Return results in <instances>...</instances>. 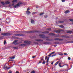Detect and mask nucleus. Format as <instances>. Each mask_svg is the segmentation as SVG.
<instances>
[{"label":"nucleus","instance_id":"nucleus-1","mask_svg":"<svg viewBox=\"0 0 73 73\" xmlns=\"http://www.w3.org/2000/svg\"><path fill=\"white\" fill-rule=\"evenodd\" d=\"M24 42V44L19 45V46H25L27 45V44H30V41H25Z\"/></svg>","mask_w":73,"mask_h":73},{"label":"nucleus","instance_id":"nucleus-2","mask_svg":"<svg viewBox=\"0 0 73 73\" xmlns=\"http://www.w3.org/2000/svg\"><path fill=\"white\" fill-rule=\"evenodd\" d=\"M1 35H3V36H10V35H11V34L8 33H3L1 34Z\"/></svg>","mask_w":73,"mask_h":73},{"label":"nucleus","instance_id":"nucleus-3","mask_svg":"<svg viewBox=\"0 0 73 73\" xmlns=\"http://www.w3.org/2000/svg\"><path fill=\"white\" fill-rule=\"evenodd\" d=\"M22 4L23 3L19 2L17 5H15L14 6V8H16L17 7H19V6H20V5H21V4Z\"/></svg>","mask_w":73,"mask_h":73},{"label":"nucleus","instance_id":"nucleus-4","mask_svg":"<svg viewBox=\"0 0 73 73\" xmlns=\"http://www.w3.org/2000/svg\"><path fill=\"white\" fill-rule=\"evenodd\" d=\"M17 41H18L17 40H15L13 42V44H14V45H17V44H18Z\"/></svg>","mask_w":73,"mask_h":73},{"label":"nucleus","instance_id":"nucleus-5","mask_svg":"<svg viewBox=\"0 0 73 73\" xmlns=\"http://www.w3.org/2000/svg\"><path fill=\"white\" fill-rule=\"evenodd\" d=\"M15 36H24V34H16L15 35Z\"/></svg>","mask_w":73,"mask_h":73},{"label":"nucleus","instance_id":"nucleus-6","mask_svg":"<svg viewBox=\"0 0 73 73\" xmlns=\"http://www.w3.org/2000/svg\"><path fill=\"white\" fill-rule=\"evenodd\" d=\"M39 36H40V37L42 38H45L46 37L45 36V35H39Z\"/></svg>","mask_w":73,"mask_h":73},{"label":"nucleus","instance_id":"nucleus-7","mask_svg":"<svg viewBox=\"0 0 73 73\" xmlns=\"http://www.w3.org/2000/svg\"><path fill=\"white\" fill-rule=\"evenodd\" d=\"M11 68V67H8L7 66H4V69H5V70H6V69H10Z\"/></svg>","mask_w":73,"mask_h":73},{"label":"nucleus","instance_id":"nucleus-8","mask_svg":"<svg viewBox=\"0 0 73 73\" xmlns=\"http://www.w3.org/2000/svg\"><path fill=\"white\" fill-rule=\"evenodd\" d=\"M54 40H58V41H63V40H64L62 39H60L58 38H55Z\"/></svg>","mask_w":73,"mask_h":73},{"label":"nucleus","instance_id":"nucleus-9","mask_svg":"<svg viewBox=\"0 0 73 73\" xmlns=\"http://www.w3.org/2000/svg\"><path fill=\"white\" fill-rule=\"evenodd\" d=\"M35 31H27V33H34V32H36Z\"/></svg>","mask_w":73,"mask_h":73},{"label":"nucleus","instance_id":"nucleus-10","mask_svg":"<svg viewBox=\"0 0 73 73\" xmlns=\"http://www.w3.org/2000/svg\"><path fill=\"white\" fill-rule=\"evenodd\" d=\"M35 41H37L38 42H39L40 41H43V40H41V39H35Z\"/></svg>","mask_w":73,"mask_h":73},{"label":"nucleus","instance_id":"nucleus-11","mask_svg":"<svg viewBox=\"0 0 73 73\" xmlns=\"http://www.w3.org/2000/svg\"><path fill=\"white\" fill-rule=\"evenodd\" d=\"M49 32L48 31H44V32H42L41 33L45 34V33H49Z\"/></svg>","mask_w":73,"mask_h":73},{"label":"nucleus","instance_id":"nucleus-12","mask_svg":"<svg viewBox=\"0 0 73 73\" xmlns=\"http://www.w3.org/2000/svg\"><path fill=\"white\" fill-rule=\"evenodd\" d=\"M56 33H61V31H60V30H56Z\"/></svg>","mask_w":73,"mask_h":73},{"label":"nucleus","instance_id":"nucleus-13","mask_svg":"<svg viewBox=\"0 0 73 73\" xmlns=\"http://www.w3.org/2000/svg\"><path fill=\"white\" fill-rule=\"evenodd\" d=\"M62 37H65V38H68L69 37L68 36L63 35L62 36Z\"/></svg>","mask_w":73,"mask_h":73},{"label":"nucleus","instance_id":"nucleus-14","mask_svg":"<svg viewBox=\"0 0 73 73\" xmlns=\"http://www.w3.org/2000/svg\"><path fill=\"white\" fill-rule=\"evenodd\" d=\"M72 32H73V31H67V33H72Z\"/></svg>","mask_w":73,"mask_h":73},{"label":"nucleus","instance_id":"nucleus-15","mask_svg":"<svg viewBox=\"0 0 73 73\" xmlns=\"http://www.w3.org/2000/svg\"><path fill=\"white\" fill-rule=\"evenodd\" d=\"M31 22L32 24H34V23H35V22H34V20L33 19L31 20Z\"/></svg>","mask_w":73,"mask_h":73},{"label":"nucleus","instance_id":"nucleus-16","mask_svg":"<svg viewBox=\"0 0 73 73\" xmlns=\"http://www.w3.org/2000/svg\"><path fill=\"white\" fill-rule=\"evenodd\" d=\"M15 58V56H11V57H10L9 58L10 59H14Z\"/></svg>","mask_w":73,"mask_h":73},{"label":"nucleus","instance_id":"nucleus-17","mask_svg":"<svg viewBox=\"0 0 73 73\" xmlns=\"http://www.w3.org/2000/svg\"><path fill=\"white\" fill-rule=\"evenodd\" d=\"M70 11H69V10H67L65 12V13H69V12Z\"/></svg>","mask_w":73,"mask_h":73},{"label":"nucleus","instance_id":"nucleus-18","mask_svg":"<svg viewBox=\"0 0 73 73\" xmlns=\"http://www.w3.org/2000/svg\"><path fill=\"white\" fill-rule=\"evenodd\" d=\"M59 62H60V61H57V62H56L55 63V64L54 65H55V66L57 65V64H58V63Z\"/></svg>","mask_w":73,"mask_h":73},{"label":"nucleus","instance_id":"nucleus-19","mask_svg":"<svg viewBox=\"0 0 73 73\" xmlns=\"http://www.w3.org/2000/svg\"><path fill=\"white\" fill-rule=\"evenodd\" d=\"M46 40H47V41H52L53 40H52L51 39H48V38H47L46 39Z\"/></svg>","mask_w":73,"mask_h":73},{"label":"nucleus","instance_id":"nucleus-20","mask_svg":"<svg viewBox=\"0 0 73 73\" xmlns=\"http://www.w3.org/2000/svg\"><path fill=\"white\" fill-rule=\"evenodd\" d=\"M49 36H54V35H54V34L53 33H52L49 34Z\"/></svg>","mask_w":73,"mask_h":73},{"label":"nucleus","instance_id":"nucleus-21","mask_svg":"<svg viewBox=\"0 0 73 73\" xmlns=\"http://www.w3.org/2000/svg\"><path fill=\"white\" fill-rule=\"evenodd\" d=\"M58 65H59V66H60V68L63 67V66H61V63H59L58 64Z\"/></svg>","mask_w":73,"mask_h":73},{"label":"nucleus","instance_id":"nucleus-22","mask_svg":"<svg viewBox=\"0 0 73 73\" xmlns=\"http://www.w3.org/2000/svg\"><path fill=\"white\" fill-rule=\"evenodd\" d=\"M59 27H60V28H64V26L62 25L59 26Z\"/></svg>","mask_w":73,"mask_h":73},{"label":"nucleus","instance_id":"nucleus-23","mask_svg":"<svg viewBox=\"0 0 73 73\" xmlns=\"http://www.w3.org/2000/svg\"><path fill=\"white\" fill-rule=\"evenodd\" d=\"M58 23H64V21H58Z\"/></svg>","mask_w":73,"mask_h":73},{"label":"nucleus","instance_id":"nucleus-24","mask_svg":"<svg viewBox=\"0 0 73 73\" xmlns=\"http://www.w3.org/2000/svg\"><path fill=\"white\" fill-rule=\"evenodd\" d=\"M57 54H58L59 55H60V56H63V55H64V54L62 53Z\"/></svg>","mask_w":73,"mask_h":73},{"label":"nucleus","instance_id":"nucleus-25","mask_svg":"<svg viewBox=\"0 0 73 73\" xmlns=\"http://www.w3.org/2000/svg\"><path fill=\"white\" fill-rule=\"evenodd\" d=\"M5 4H9V3H10V2H9V1H7L5 2Z\"/></svg>","mask_w":73,"mask_h":73},{"label":"nucleus","instance_id":"nucleus-26","mask_svg":"<svg viewBox=\"0 0 73 73\" xmlns=\"http://www.w3.org/2000/svg\"><path fill=\"white\" fill-rule=\"evenodd\" d=\"M49 58H48L47 60V61H46V63H48L49 61Z\"/></svg>","mask_w":73,"mask_h":73},{"label":"nucleus","instance_id":"nucleus-27","mask_svg":"<svg viewBox=\"0 0 73 73\" xmlns=\"http://www.w3.org/2000/svg\"><path fill=\"white\" fill-rule=\"evenodd\" d=\"M47 31H51V29L50 28H48L47 29Z\"/></svg>","mask_w":73,"mask_h":73},{"label":"nucleus","instance_id":"nucleus-28","mask_svg":"<svg viewBox=\"0 0 73 73\" xmlns=\"http://www.w3.org/2000/svg\"><path fill=\"white\" fill-rule=\"evenodd\" d=\"M17 1V0H14L13 1H12V3H15Z\"/></svg>","mask_w":73,"mask_h":73},{"label":"nucleus","instance_id":"nucleus-29","mask_svg":"<svg viewBox=\"0 0 73 73\" xmlns=\"http://www.w3.org/2000/svg\"><path fill=\"white\" fill-rule=\"evenodd\" d=\"M13 48L15 49H18V47H13Z\"/></svg>","mask_w":73,"mask_h":73},{"label":"nucleus","instance_id":"nucleus-30","mask_svg":"<svg viewBox=\"0 0 73 73\" xmlns=\"http://www.w3.org/2000/svg\"><path fill=\"white\" fill-rule=\"evenodd\" d=\"M64 55H66V56H68V54H67L66 53H64Z\"/></svg>","mask_w":73,"mask_h":73},{"label":"nucleus","instance_id":"nucleus-31","mask_svg":"<svg viewBox=\"0 0 73 73\" xmlns=\"http://www.w3.org/2000/svg\"><path fill=\"white\" fill-rule=\"evenodd\" d=\"M26 13H27V14H29L30 13H31V12L27 11V12H26Z\"/></svg>","mask_w":73,"mask_h":73},{"label":"nucleus","instance_id":"nucleus-32","mask_svg":"<svg viewBox=\"0 0 73 73\" xmlns=\"http://www.w3.org/2000/svg\"><path fill=\"white\" fill-rule=\"evenodd\" d=\"M43 57H41V60H42V61H44V58H43Z\"/></svg>","mask_w":73,"mask_h":73},{"label":"nucleus","instance_id":"nucleus-33","mask_svg":"<svg viewBox=\"0 0 73 73\" xmlns=\"http://www.w3.org/2000/svg\"><path fill=\"white\" fill-rule=\"evenodd\" d=\"M43 14H44V13H41L40 14V15L41 16V15H43Z\"/></svg>","mask_w":73,"mask_h":73},{"label":"nucleus","instance_id":"nucleus-34","mask_svg":"<svg viewBox=\"0 0 73 73\" xmlns=\"http://www.w3.org/2000/svg\"><path fill=\"white\" fill-rule=\"evenodd\" d=\"M44 44H48L49 42H45L44 43Z\"/></svg>","mask_w":73,"mask_h":73},{"label":"nucleus","instance_id":"nucleus-35","mask_svg":"<svg viewBox=\"0 0 73 73\" xmlns=\"http://www.w3.org/2000/svg\"><path fill=\"white\" fill-rule=\"evenodd\" d=\"M45 60H43V62L42 63V64H45Z\"/></svg>","mask_w":73,"mask_h":73},{"label":"nucleus","instance_id":"nucleus-36","mask_svg":"<svg viewBox=\"0 0 73 73\" xmlns=\"http://www.w3.org/2000/svg\"><path fill=\"white\" fill-rule=\"evenodd\" d=\"M1 4H2V5H4V2H1Z\"/></svg>","mask_w":73,"mask_h":73},{"label":"nucleus","instance_id":"nucleus-37","mask_svg":"<svg viewBox=\"0 0 73 73\" xmlns=\"http://www.w3.org/2000/svg\"><path fill=\"white\" fill-rule=\"evenodd\" d=\"M9 73H12V72L11 70H9Z\"/></svg>","mask_w":73,"mask_h":73},{"label":"nucleus","instance_id":"nucleus-38","mask_svg":"<svg viewBox=\"0 0 73 73\" xmlns=\"http://www.w3.org/2000/svg\"><path fill=\"white\" fill-rule=\"evenodd\" d=\"M68 60H70L71 59L70 58V57H68Z\"/></svg>","mask_w":73,"mask_h":73},{"label":"nucleus","instance_id":"nucleus-39","mask_svg":"<svg viewBox=\"0 0 73 73\" xmlns=\"http://www.w3.org/2000/svg\"><path fill=\"white\" fill-rule=\"evenodd\" d=\"M29 10H30V9H29V8H28L27 10V11H26V12H28V11H29Z\"/></svg>","mask_w":73,"mask_h":73},{"label":"nucleus","instance_id":"nucleus-40","mask_svg":"<svg viewBox=\"0 0 73 73\" xmlns=\"http://www.w3.org/2000/svg\"><path fill=\"white\" fill-rule=\"evenodd\" d=\"M69 20L70 21L73 22V19H69Z\"/></svg>","mask_w":73,"mask_h":73},{"label":"nucleus","instance_id":"nucleus-41","mask_svg":"<svg viewBox=\"0 0 73 73\" xmlns=\"http://www.w3.org/2000/svg\"><path fill=\"white\" fill-rule=\"evenodd\" d=\"M56 56V54H55L54 55H53L52 56V57H54V56Z\"/></svg>","mask_w":73,"mask_h":73},{"label":"nucleus","instance_id":"nucleus-42","mask_svg":"<svg viewBox=\"0 0 73 73\" xmlns=\"http://www.w3.org/2000/svg\"><path fill=\"white\" fill-rule=\"evenodd\" d=\"M6 41L4 40V45H5V44L6 43Z\"/></svg>","mask_w":73,"mask_h":73},{"label":"nucleus","instance_id":"nucleus-43","mask_svg":"<svg viewBox=\"0 0 73 73\" xmlns=\"http://www.w3.org/2000/svg\"><path fill=\"white\" fill-rule=\"evenodd\" d=\"M47 58H48V56H46V57H45V60H46Z\"/></svg>","mask_w":73,"mask_h":73},{"label":"nucleus","instance_id":"nucleus-44","mask_svg":"<svg viewBox=\"0 0 73 73\" xmlns=\"http://www.w3.org/2000/svg\"><path fill=\"white\" fill-rule=\"evenodd\" d=\"M54 53H55V52H51V54H54Z\"/></svg>","mask_w":73,"mask_h":73},{"label":"nucleus","instance_id":"nucleus-45","mask_svg":"<svg viewBox=\"0 0 73 73\" xmlns=\"http://www.w3.org/2000/svg\"><path fill=\"white\" fill-rule=\"evenodd\" d=\"M31 73H35V72L34 71H33L31 72Z\"/></svg>","mask_w":73,"mask_h":73},{"label":"nucleus","instance_id":"nucleus-46","mask_svg":"<svg viewBox=\"0 0 73 73\" xmlns=\"http://www.w3.org/2000/svg\"><path fill=\"white\" fill-rule=\"evenodd\" d=\"M71 42H72V43H73V41H72V42H67L68 43H71Z\"/></svg>","mask_w":73,"mask_h":73},{"label":"nucleus","instance_id":"nucleus-47","mask_svg":"<svg viewBox=\"0 0 73 73\" xmlns=\"http://www.w3.org/2000/svg\"><path fill=\"white\" fill-rule=\"evenodd\" d=\"M62 2H65V0H62Z\"/></svg>","mask_w":73,"mask_h":73},{"label":"nucleus","instance_id":"nucleus-48","mask_svg":"<svg viewBox=\"0 0 73 73\" xmlns=\"http://www.w3.org/2000/svg\"><path fill=\"white\" fill-rule=\"evenodd\" d=\"M36 13V12H33V13L32 14L33 15V14H35Z\"/></svg>","mask_w":73,"mask_h":73},{"label":"nucleus","instance_id":"nucleus-49","mask_svg":"<svg viewBox=\"0 0 73 73\" xmlns=\"http://www.w3.org/2000/svg\"><path fill=\"white\" fill-rule=\"evenodd\" d=\"M45 18H47L48 17V16L46 15L44 17Z\"/></svg>","mask_w":73,"mask_h":73},{"label":"nucleus","instance_id":"nucleus-50","mask_svg":"<svg viewBox=\"0 0 73 73\" xmlns=\"http://www.w3.org/2000/svg\"><path fill=\"white\" fill-rule=\"evenodd\" d=\"M54 47H56V46H57V45L55 44L54 45Z\"/></svg>","mask_w":73,"mask_h":73},{"label":"nucleus","instance_id":"nucleus-51","mask_svg":"<svg viewBox=\"0 0 73 73\" xmlns=\"http://www.w3.org/2000/svg\"><path fill=\"white\" fill-rule=\"evenodd\" d=\"M33 58H35V57H36V56H33L32 57Z\"/></svg>","mask_w":73,"mask_h":73},{"label":"nucleus","instance_id":"nucleus-52","mask_svg":"<svg viewBox=\"0 0 73 73\" xmlns=\"http://www.w3.org/2000/svg\"><path fill=\"white\" fill-rule=\"evenodd\" d=\"M51 55H52V54H49V55H48V56H51Z\"/></svg>","mask_w":73,"mask_h":73},{"label":"nucleus","instance_id":"nucleus-53","mask_svg":"<svg viewBox=\"0 0 73 73\" xmlns=\"http://www.w3.org/2000/svg\"><path fill=\"white\" fill-rule=\"evenodd\" d=\"M15 73H19V71H16Z\"/></svg>","mask_w":73,"mask_h":73},{"label":"nucleus","instance_id":"nucleus-54","mask_svg":"<svg viewBox=\"0 0 73 73\" xmlns=\"http://www.w3.org/2000/svg\"><path fill=\"white\" fill-rule=\"evenodd\" d=\"M14 5H15V4L13 3V4H12V5L13 6Z\"/></svg>","mask_w":73,"mask_h":73},{"label":"nucleus","instance_id":"nucleus-55","mask_svg":"<svg viewBox=\"0 0 73 73\" xmlns=\"http://www.w3.org/2000/svg\"><path fill=\"white\" fill-rule=\"evenodd\" d=\"M51 64L52 65H53V62H52L51 63Z\"/></svg>","mask_w":73,"mask_h":73},{"label":"nucleus","instance_id":"nucleus-56","mask_svg":"<svg viewBox=\"0 0 73 73\" xmlns=\"http://www.w3.org/2000/svg\"><path fill=\"white\" fill-rule=\"evenodd\" d=\"M55 44H59V43L55 42Z\"/></svg>","mask_w":73,"mask_h":73},{"label":"nucleus","instance_id":"nucleus-57","mask_svg":"<svg viewBox=\"0 0 73 73\" xmlns=\"http://www.w3.org/2000/svg\"><path fill=\"white\" fill-rule=\"evenodd\" d=\"M1 31V29H0V32Z\"/></svg>","mask_w":73,"mask_h":73},{"label":"nucleus","instance_id":"nucleus-58","mask_svg":"<svg viewBox=\"0 0 73 73\" xmlns=\"http://www.w3.org/2000/svg\"><path fill=\"white\" fill-rule=\"evenodd\" d=\"M58 19V17H56V20H57V19Z\"/></svg>","mask_w":73,"mask_h":73},{"label":"nucleus","instance_id":"nucleus-59","mask_svg":"<svg viewBox=\"0 0 73 73\" xmlns=\"http://www.w3.org/2000/svg\"><path fill=\"white\" fill-rule=\"evenodd\" d=\"M48 64H49L48 63L46 64V65H48Z\"/></svg>","mask_w":73,"mask_h":73},{"label":"nucleus","instance_id":"nucleus-60","mask_svg":"<svg viewBox=\"0 0 73 73\" xmlns=\"http://www.w3.org/2000/svg\"><path fill=\"white\" fill-rule=\"evenodd\" d=\"M39 63H41V61L39 62Z\"/></svg>","mask_w":73,"mask_h":73},{"label":"nucleus","instance_id":"nucleus-61","mask_svg":"<svg viewBox=\"0 0 73 73\" xmlns=\"http://www.w3.org/2000/svg\"><path fill=\"white\" fill-rule=\"evenodd\" d=\"M9 7H11V5H9Z\"/></svg>","mask_w":73,"mask_h":73},{"label":"nucleus","instance_id":"nucleus-62","mask_svg":"<svg viewBox=\"0 0 73 73\" xmlns=\"http://www.w3.org/2000/svg\"><path fill=\"white\" fill-rule=\"evenodd\" d=\"M11 61V60H9V61Z\"/></svg>","mask_w":73,"mask_h":73},{"label":"nucleus","instance_id":"nucleus-63","mask_svg":"<svg viewBox=\"0 0 73 73\" xmlns=\"http://www.w3.org/2000/svg\"><path fill=\"white\" fill-rule=\"evenodd\" d=\"M51 50V49H49V50Z\"/></svg>","mask_w":73,"mask_h":73},{"label":"nucleus","instance_id":"nucleus-64","mask_svg":"<svg viewBox=\"0 0 73 73\" xmlns=\"http://www.w3.org/2000/svg\"><path fill=\"white\" fill-rule=\"evenodd\" d=\"M0 20H1V19H0Z\"/></svg>","mask_w":73,"mask_h":73}]
</instances>
